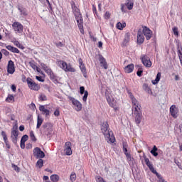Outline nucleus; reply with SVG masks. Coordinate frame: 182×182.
Returning a JSON list of instances; mask_svg holds the SVG:
<instances>
[{
  "instance_id": "obj_1",
  "label": "nucleus",
  "mask_w": 182,
  "mask_h": 182,
  "mask_svg": "<svg viewBox=\"0 0 182 182\" xmlns=\"http://www.w3.org/2000/svg\"><path fill=\"white\" fill-rule=\"evenodd\" d=\"M72 11L75 16V21H77V26L79 28L80 33L84 34L85 30H83V16H82V13H80V9L76 6V3L72 1L70 2Z\"/></svg>"
},
{
  "instance_id": "obj_2",
  "label": "nucleus",
  "mask_w": 182,
  "mask_h": 182,
  "mask_svg": "<svg viewBox=\"0 0 182 182\" xmlns=\"http://www.w3.org/2000/svg\"><path fill=\"white\" fill-rule=\"evenodd\" d=\"M101 130L107 143L112 144L116 141V138H114L113 132H112V130H110V129L109 128V124L107 123V122H105L102 123V124L101 125Z\"/></svg>"
},
{
  "instance_id": "obj_3",
  "label": "nucleus",
  "mask_w": 182,
  "mask_h": 182,
  "mask_svg": "<svg viewBox=\"0 0 182 182\" xmlns=\"http://www.w3.org/2000/svg\"><path fill=\"white\" fill-rule=\"evenodd\" d=\"M58 66H60L61 69L65 70V72H72V73L76 72V69L73 68L70 64H68L66 62L63 60L58 61Z\"/></svg>"
},
{
  "instance_id": "obj_4",
  "label": "nucleus",
  "mask_w": 182,
  "mask_h": 182,
  "mask_svg": "<svg viewBox=\"0 0 182 182\" xmlns=\"http://www.w3.org/2000/svg\"><path fill=\"white\" fill-rule=\"evenodd\" d=\"M26 82L31 90L38 92L41 89V86L38 85L36 82H35V81H33V80H32V78L31 77H28L26 79Z\"/></svg>"
},
{
  "instance_id": "obj_5",
  "label": "nucleus",
  "mask_w": 182,
  "mask_h": 182,
  "mask_svg": "<svg viewBox=\"0 0 182 182\" xmlns=\"http://www.w3.org/2000/svg\"><path fill=\"white\" fill-rule=\"evenodd\" d=\"M42 132L46 136H50L53 132V125L50 123H46L42 126Z\"/></svg>"
},
{
  "instance_id": "obj_6",
  "label": "nucleus",
  "mask_w": 182,
  "mask_h": 182,
  "mask_svg": "<svg viewBox=\"0 0 182 182\" xmlns=\"http://www.w3.org/2000/svg\"><path fill=\"white\" fill-rule=\"evenodd\" d=\"M11 26L16 33H22L23 32V26L18 21L13 23Z\"/></svg>"
},
{
  "instance_id": "obj_7",
  "label": "nucleus",
  "mask_w": 182,
  "mask_h": 182,
  "mask_svg": "<svg viewBox=\"0 0 182 182\" xmlns=\"http://www.w3.org/2000/svg\"><path fill=\"white\" fill-rule=\"evenodd\" d=\"M70 100L72 102L75 110H76V112H80V110H82V103H80V102H79V100L75 99L73 97H69Z\"/></svg>"
},
{
  "instance_id": "obj_8",
  "label": "nucleus",
  "mask_w": 182,
  "mask_h": 182,
  "mask_svg": "<svg viewBox=\"0 0 182 182\" xmlns=\"http://www.w3.org/2000/svg\"><path fill=\"white\" fill-rule=\"evenodd\" d=\"M141 60L146 68H151V60H150V58L146 55L142 54L141 55Z\"/></svg>"
},
{
  "instance_id": "obj_9",
  "label": "nucleus",
  "mask_w": 182,
  "mask_h": 182,
  "mask_svg": "<svg viewBox=\"0 0 182 182\" xmlns=\"http://www.w3.org/2000/svg\"><path fill=\"white\" fill-rule=\"evenodd\" d=\"M33 154L36 159H43L45 153L39 147H36L33 149Z\"/></svg>"
},
{
  "instance_id": "obj_10",
  "label": "nucleus",
  "mask_w": 182,
  "mask_h": 182,
  "mask_svg": "<svg viewBox=\"0 0 182 182\" xmlns=\"http://www.w3.org/2000/svg\"><path fill=\"white\" fill-rule=\"evenodd\" d=\"M169 112L173 119L178 117V108L176 105H171L169 108Z\"/></svg>"
},
{
  "instance_id": "obj_11",
  "label": "nucleus",
  "mask_w": 182,
  "mask_h": 182,
  "mask_svg": "<svg viewBox=\"0 0 182 182\" xmlns=\"http://www.w3.org/2000/svg\"><path fill=\"white\" fill-rule=\"evenodd\" d=\"M106 99H107L108 105H109V106L111 107H113L115 111L119 110V108H117V106L116 105V100L114 99H113V97L107 95Z\"/></svg>"
},
{
  "instance_id": "obj_12",
  "label": "nucleus",
  "mask_w": 182,
  "mask_h": 182,
  "mask_svg": "<svg viewBox=\"0 0 182 182\" xmlns=\"http://www.w3.org/2000/svg\"><path fill=\"white\" fill-rule=\"evenodd\" d=\"M144 36L146 37V41H150L151 39V36L153 35V31L150 30V28L144 26L143 27V31H142Z\"/></svg>"
},
{
  "instance_id": "obj_13",
  "label": "nucleus",
  "mask_w": 182,
  "mask_h": 182,
  "mask_svg": "<svg viewBox=\"0 0 182 182\" xmlns=\"http://www.w3.org/2000/svg\"><path fill=\"white\" fill-rule=\"evenodd\" d=\"M18 128H13L11 130V141L14 144H16L18 141Z\"/></svg>"
},
{
  "instance_id": "obj_14",
  "label": "nucleus",
  "mask_w": 182,
  "mask_h": 182,
  "mask_svg": "<svg viewBox=\"0 0 182 182\" xmlns=\"http://www.w3.org/2000/svg\"><path fill=\"white\" fill-rule=\"evenodd\" d=\"M64 151L66 156H72L73 151H72V143H70V141H67L65 144Z\"/></svg>"
},
{
  "instance_id": "obj_15",
  "label": "nucleus",
  "mask_w": 182,
  "mask_h": 182,
  "mask_svg": "<svg viewBox=\"0 0 182 182\" xmlns=\"http://www.w3.org/2000/svg\"><path fill=\"white\" fill-rule=\"evenodd\" d=\"M7 72L10 75H14V73H15V64L14 63V61H12V60H10L8 62Z\"/></svg>"
},
{
  "instance_id": "obj_16",
  "label": "nucleus",
  "mask_w": 182,
  "mask_h": 182,
  "mask_svg": "<svg viewBox=\"0 0 182 182\" xmlns=\"http://www.w3.org/2000/svg\"><path fill=\"white\" fill-rule=\"evenodd\" d=\"M98 60H99L101 66H102V68H104V69H107V62L106 61V58L105 57H103V55H102V54L98 55Z\"/></svg>"
},
{
  "instance_id": "obj_17",
  "label": "nucleus",
  "mask_w": 182,
  "mask_h": 182,
  "mask_svg": "<svg viewBox=\"0 0 182 182\" xmlns=\"http://www.w3.org/2000/svg\"><path fill=\"white\" fill-rule=\"evenodd\" d=\"M136 42L138 45H141L144 42V36H143L141 29H139L137 32Z\"/></svg>"
},
{
  "instance_id": "obj_18",
  "label": "nucleus",
  "mask_w": 182,
  "mask_h": 182,
  "mask_svg": "<svg viewBox=\"0 0 182 182\" xmlns=\"http://www.w3.org/2000/svg\"><path fill=\"white\" fill-rule=\"evenodd\" d=\"M78 63H79L80 69L84 77H86L87 76L86 67L85 66V64H83V60H82V58L78 59Z\"/></svg>"
},
{
  "instance_id": "obj_19",
  "label": "nucleus",
  "mask_w": 182,
  "mask_h": 182,
  "mask_svg": "<svg viewBox=\"0 0 182 182\" xmlns=\"http://www.w3.org/2000/svg\"><path fill=\"white\" fill-rule=\"evenodd\" d=\"M127 93L129 96V99H131L132 103V106H136L137 105H140V103L139 102V101L137 100V99H136V97H134V95H133V94L132 93V92H130L129 90L127 91Z\"/></svg>"
},
{
  "instance_id": "obj_20",
  "label": "nucleus",
  "mask_w": 182,
  "mask_h": 182,
  "mask_svg": "<svg viewBox=\"0 0 182 182\" xmlns=\"http://www.w3.org/2000/svg\"><path fill=\"white\" fill-rule=\"evenodd\" d=\"M135 116V123L136 124H140L141 123V119L143 117V114L141 112L134 113Z\"/></svg>"
},
{
  "instance_id": "obj_21",
  "label": "nucleus",
  "mask_w": 182,
  "mask_h": 182,
  "mask_svg": "<svg viewBox=\"0 0 182 182\" xmlns=\"http://www.w3.org/2000/svg\"><path fill=\"white\" fill-rule=\"evenodd\" d=\"M132 109L133 113H140L141 112V105L140 104L132 105Z\"/></svg>"
},
{
  "instance_id": "obj_22",
  "label": "nucleus",
  "mask_w": 182,
  "mask_h": 182,
  "mask_svg": "<svg viewBox=\"0 0 182 182\" xmlns=\"http://www.w3.org/2000/svg\"><path fill=\"white\" fill-rule=\"evenodd\" d=\"M134 70V64H129L124 68L125 73H132Z\"/></svg>"
},
{
  "instance_id": "obj_23",
  "label": "nucleus",
  "mask_w": 182,
  "mask_h": 182,
  "mask_svg": "<svg viewBox=\"0 0 182 182\" xmlns=\"http://www.w3.org/2000/svg\"><path fill=\"white\" fill-rule=\"evenodd\" d=\"M40 112H42L43 114H45L46 116H49L50 111L49 109H46L45 105H41L39 107Z\"/></svg>"
},
{
  "instance_id": "obj_24",
  "label": "nucleus",
  "mask_w": 182,
  "mask_h": 182,
  "mask_svg": "<svg viewBox=\"0 0 182 182\" xmlns=\"http://www.w3.org/2000/svg\"><path fill=\"white\" fill-rule=\"evenodd\" d=\"M29 65L33 70H37L38 73H41V70L39 68H38V65H36V63H35L33 60L29 62Z\"/></svg>"
},
{
  "instance_id": "obj_25",
  "label": "nucleus",
  "mask_w": 182,
  "mask_h": 182,
  "mask_svg": "<svg viewBox=\"0 0 182 182\" xmlns=\"http://www.w3.org/2000/svg\"><path fill=\"white\" fill-rule=\"evenodd\" d=\"M125 5L129 11H132L133 6H134V3L133 2V0H127Z\"/></svg>"
},
{
  "instance_id": "obj_26",
  "label": "nucleus",
  "mask_w": 182,
  "mask_h": 182,
  "mask_svg": "<svg viewBox=\"0 0 182 182\" xmlns=\"http://www.w3.org/2000/svg\"><path fill=\"white\" fill-rule=\"evenodd\" d=\"M148 167L150 171H151V173H153L154 174H156L158 178H159V180H161V175L157 173V171H156V169H154V167H153V164L149 165V166Z\"/></svg>"
},
{
  "instance_id": "obj_27",
  "label": "nucleus",
  "mask_w": 182,
  "mask_h": 182,
  "mask_svg": "<svg viewBox=\"0 0 182 182\" xmlns=\"http://www.w3.org/2000/svg\"><path fill=\"white\" fill-rule=\"evenodd\" d=\"M6 49H8L10 52H12L13 53H19V50L12 46H6Z\"/></svg>"
},
{
  "instance_id": "obj_28",
  "label": "nucleus",
  "mask_w": 182,
  "mask_h": 182,
  "mask_svg": "<svg viewBox=\"0 0 182 182\" xmlns=\"http://www.w3.org/2000/svg\"><path fill=\"white\" fill-rule=\"evenodd\" d=\"M160 79H161V73H158L155 80H152V85H157L160 82Z\"/></svg>"
},
{
  "instance_id": "obj_29",
  "label": "nucleus",
  "mask_w": 182,
  "mask_h": 182,
  "mask_svg": "<svg viewBox=\"0 0 182 182\" xmlns=\"http://www.w3.org/2000/svg\"><path fill=\"white\" fill-rule=\"evenodd\" d=\"M142 87H143L144 90L145 92H146V93H149V95H152L153 94V92H151V89H150L149 85L144 83V84H143Z\"/></svg>"
},
{
  "instance_id": "obj_30",
  "label": "nucleus",
  "mask_w": 182,
  "mask_h": 182,
  "mask_svg": "<svg viewBox=\"0 0 182 182\" xmlns=\"http://www.w3.org/2000/svg\"><path fill=\"white\" fill-rule=\"evenodd\" d=\"M128 42H130V33H125L123 43H124V45H127Z\"/></svg>"
},
{
  "instance_id": "obj_31",
  "label": "nucleus",
  "mask_w": 182,
  "mask_h": 182,
  "mask_svg": "<svg viewBox=\"0 0 182 182\" xmlns=\"http://www.w3.org/2000/svg\"><path fill=\"white\" fill-rule=\"evenodd\" d=\"M157 150H158L157 146L154 145L153 149L150 151V153L154 156V157H157L159 156V153H157Z\"/></svg>"
},
{
  "instance_id": "obj_32",
  "label": "nucleus",
  "mask_w": 182,
  "mask_h": 182,
  "mask_svg": "<svg viewBox=\"0 0 182 182\" xmlns=\"http://www.w3.org/2000/svg\"><path fill=\"white\" fill-rule=\"evenodd\" d=\"M1 136L3 137V140H4L6 146L7 144H9V141H8V136H6V133L4 131L1 132Z\"/></svg>"
},
{
  "instance_id": "obj_33",
  "label": "nucleus",
  "mask_w": 182,
  "mask_h": 182,
  "mask_svg": "<svg viewBox=\"0 0 182 182\" xmlns=\"http://www.w3.org/2000/svg\"><path fill=\"white\" fill-rule=\"evenodd\" d=\"M124 28H126V23L118 22L117 23V29H119V31H123Z\"/></svg>"
},
{
  "instance_id": "obj_34",
  "label": "nucleus",
  "mask_w": 182,
  "mask_h": 182,
  "mask_svg": "<svg viewBox=\"0 0 182 182\" xmlns=\"http://www.w3.org/2000/svg\"><path fill=\"white\" fill-rule=\"evenodd\" d=\"M38 100L41 102H46V100H48V97L44 93H41L39 95Z\"/></svg>"
},
{
  "instance_id": "obj_35",
  "label": "nucleus",
  "mask_w": 182,
  "mask_h": 182,
  "mask_svg": "<svg viewBox=\"0 0 182 182\" xmlns=\"http://www.w3.org/2000/svg\"><path fill=\"white\" fill-rule=\"evenodd\" d=\"M42 123H43V119L42 118L39 117V116H38V119H37L36 129H39L41 127V126H42Z\"/></svg>"
},
{
  "instance_id": "obj_36",
  "label": "nucleus",
  "mask_w": 182,
  "mask_h": 182,
  "mask_svg": "<svg viewBox=\"0 0 182 182\" xmlns=\"http://www.w3.org/2000/svg\"><path fill=\"white\" fill-rule=\"evenodd\" d=\"M18 11H20L21 15H22V16H26V15H28V13L26 12V9L18 7Z\"/></svg>"
},
{
  "instance_id": "obj_37",
  "label": "nucleus",
  "mask_w": 182,
  "mask_h": 182,
  "mask_svg": "<svg viewBox=\"0 0 182 182\" xmlns=\"http://www.w3.org/2000/svg\"><path fill=\"white\" fill-rule=\"evenodd\" d=\"M59 178H60V177L58 175H56V174L50 176V180L53 182H58V181H59Z\"/></svg>"
},
{
  "instance_id": "obj_38",
  "label": "nucleus",
  "mask_w": 182,
  "mask_h": 182,
  "mask_svg": "<svg viewBox=\"0 0 182 182\" xmlns=\"http://www.w3.org/2000/svg\"><path fill=\"white\" fill-rule=\"evenodd\" d=\"M36 166L38 167V168H42V167H43V159H39L36 162Z\"/></svg>"
},
{
  "instance_id": "obj_39",
  "label": "nucleus",
  "mask_w": 182,
  "mask_h": 182,
  "mask_svg": "<svg viewBox=\"0 0 182 182\" xmlns=\"http://www.w3.org/2000/svg\"><path fill=\"white\" fill-rule=\"evenodd\" d=\"M14 100H15V98L12 95H9L7 98L6 99V102H9V103H11V102H14Z\"/></svg>"
},
{
  "instance_id": "obj_40",
  "label": "nucleus",
  "mask_w": 182,
  "mask_h": 182,
  "mask_svg": "<svg viewBox=\"0 0 182 182\" xmlns=\"http://www.w3.org/2000/svg\"><path fill=\"white\" fill-rule=\"evenodd\" d=\"M30 137L32 141H36V137L35 136V134L33 133V131L30 132Z\"/></svg>"
},
{
  "instance_id": "obj_41",
  "label": "nucleus",
  "mask_w": 182,
  "mask_h": 182,
  "mask_svg": "<svg viewBox=\"0 0 182 182\" xmlns=\"http://www.w3.org/2000/svg\"><path fill=\"white\" fill-rule=\"evenodd\" d=\"M126 4H121V11H122V12H124V13H125V12H127V9L126 8Z\"/></svg>"
},
{
  "instance_id": "obj_42",
  "label": "nucleus",
  "mask_w": 182,
  "mask_h": 182,
  "mask_svg": "<svg viewBox=\"0 0 182 182\" xmlns=\"http://www.w3.org/2000/svg\"><path fill=\"white\" fill-rule=\"evenodd\" d=\"M172 31H173V35H175V36H178V28L173 27L172 28Z\"/></svg>"
},
{
  "instance_id": "obj_43",
  "label": "nucleus",
  "mask_w": 182,
  "mask_h": 182,
  "mask_svg": "<svg viewBox=\"0 0 182 182\" xmlns=\"http://www.w3.org/2000/svg\"><path fill=\"white\" fill-rule=\"evenodd\" d=\"M144 159L147 167L151 165V162H150V160L148 158H146V156H144Z\"/></svg>"
},
{
  "instance_id": "obj_44",
  "label": "nucleus",
  "mask_w": 182,
  "mask_h": 182,
  "mask_svg": "<svg viewBox=\"0 0 182 182\" xmlns=\"http://www.w3.org/2000/svg\"><path fill=\"white\" fill-rule=\"evenodd\" d=\"M70 180L73 182L75 180H76V173H72L70 176Z\"/></svg>"
},
{
  "instance_id": "obj_45",
  "label": "nucleus",
  "mask_w": 182,
  "mask_h": 182,
  "mask_svg": "<svg viewBox=\"0 0 182 182\" xmlns=\"http://www.w3.org/2000/svg\"><path fill=\"white\" fill-rule=\"evenodd\" d=\"M87 96H89V92L87 91H85V93H84V96L82 97L83 102H87Z\"/></svg>"
},
{
  "instance_id": "obj_46",
  "label": "nucleus",
  "mask_w": 182,
  "mask_h": 182,
  "mask_svg": "<svg viewBox=\"0 0 182 182\" xmlns=\"http://www.w3.org/2000/svg\"><path fill=\"white\" fill-rule=\"evenodd\" d=\"M126 157H127V159L128 160V161H132V160L133 159V158H132V155L130 154V153H127V154H124Z\"/></svg>"
},
{
  "instance_id": "obj_47",
  "label": "nucleus",
  "mask_w": 182,
  "mask_h": 182,
  "mask_svg": "<svg viewBox=\"0 0 182 182\" xmlns=\"http://www.w3.org/2000/svg\"><path fill=\"white\" fill-rule=\"evenodd\" d=\"M126 157H127V159L128 160V161H132V160L133 159V158H132V155L130 154V153H127V154H124Z\"/></svg>"
},
{
  "instance_id": "obj_48",
  "label": "nucleus",
  "mask_w": 182,
  "mask_h": 182,
  "mask_svg": "<svg viewBox=\"0 0 182 182\" xmlns=\"http://www.w3.org/2000/svg\"><path fill=\"white\" fill-rule=\"evenodd\" d=\"M45 72L46 73H47V75H48V76L53 73V71H52V69L49 68V67L45 70Z\"/></svg>"
},
{
  "instance_id": "obj_49",
  "label": "nucleus",
  "mask_w": 182,
  "mask_h": 182,
  "mask_svg": "<svg viewBox=\"0 0 182 182\" xmlns=\"http://www.w3.org/2000/svg\"><path fill=\"white\" fill-rule=\"evenodd\" d=\"M105 19H110V13L109 11L105 12Z\"/></svg>"
},
{
  "instance_id": "obj_50",
  "label": "nucleus",
  "mask_w": 182,
  "mask_h": 182,
  "mask_svg": "<svg viewBox=\"0 0 182 182\" xmlns=\"http://www.w3.org/2000/svg\"><path fill=\"white\" fill-rule=\"evenodd\" d=\"M1 53H3V55H5V56H9V53L6 49H2Z\"/></svg>"
},
{
  "instance_id": "obj_51",
  "label": "nucleus",
  "mask_w": 182,
  "mask_h": 182,
  "mask_svg": "<svg viewBox=\"0 0 182 182\" xmlns=\"http://www.w3.org/2000/svg\"><path fill=\"white\" fill-rule=\"evenodd\" d=\"M60 112H59V109H56L54 112V116L58 117V116H60Z\"/></svg>"
},
{
  "instance_id": "obj_52",
  "label": "nucleus",
  "mask_w": 182,
  "mask_h": 182,
  "mask_svg": "<svg viewBox=\"0 0 182 182\" xmlns=\"http://www.w3.org/2000/svg\"><path fill=\"white\" fill-rule=\"evenodd\" d=\"M85 92H86V91H85V87H83V86L80 87V95L85 94Z\"/></svg>"
},
{
  "instance_id": "obj_53",
  "label": "nucleus",
  "mask_w": 182,
  "mask_h": 182,
  "mask_svg": "<svg viewBox=\"0 0 182 182\" xmlns=\"http://www.w3.org/2000/svg\"><path fill=\"white\" fill-rule=\"evenodd\" d=\"M96 181H97V182H105V181H103V178H102V177H100V176H97V177H96Z\"/></svg>"
},
{
  "instance_id": "obj_54",
  "label": "nucleus",
  "mask_w": 182,
  "mask_h": 182,
  "mask_svg": "<svg viewBox=\"0 0 182 182\" xmlns=\"http://www.w3.org/2000/svg\"><path fill=\"white\" fill-rule=\"evenodd\" d=\"M28 139H29V136L28 135H23L21 137V139L23 140L24 141H28Z\"/></svg>"
},
{
  "instance_id": "obj_55",
  "label": "nucleus",
  "mask_w": 182,
  "mask_h": 182,
  "mask_svg": "<svg viewBox=\"0 0 182 182\" xmlns=\"http://www.w3.org/2000/svg\"><path fill=\"white\" fill-rule=\"evenodd\" d=\"M92 11L94 15H97V10L96 9V6H95V5H92Z\"/></svg>"
},
{
  "instance_id": "obj_56",
  "label": "nucleus",
  "mask_w": 182,
  "mask_h": 182,
  "mask_svg": "<svg viewBox=\"0 0 182 182\" xmlns=\"http://www.w3.org/2000/svg\"><path fill=\"white\" fill-rule=\"evenodd\" d=\"M36 79H37L38 82H45V80H43L41 76H36Z\"/></svg>"
},
{
  "instance_id": "obj_57",
  "label": "nucleus",
  "mask_w": 182,
  "mask_h": 182,
  "mask_svg": "<svg viewBox=\"0 0 182 182\" xmlns=\"http://www.w3.org/2000/svg\"><path fill=\"white\" fill-rule=\"evenodd\" d=\"M41 66L42 69H43V70H45L46 69H47V68H48V67L47 65H46V64L43 63H41Z\"/></svg>"
},
{
  "instance_id": "obj_58",
  "label": "nucleus",
  "mask_w": 182,
  "mask_h": 182,
  "mask_svg": "<svg viewBox=\"0 0 182 182\" xmlns=\"http://www.w3.org/2000/svg\"><path fill=\"white\" fill-rule=\"evenodd\" d=\"M143 73V71L141 70H139L137 72H136V75L137 76H139V77H141V75Z\"/></svg>"
},
{
  "instance_id": "obj_59",
  "label": "nucleus",
  "mask_w": 182,
  "mask_h": 182,
  "mask_svg": "<svg viewBox=\"0 0 182 182\" xmlns=\"http://www.w3.org/2000/svg\"><path fill=\"white\" fill-rule=\"evenodd\" d=\"M48 76H50V79H51V80H53L55 78V74L53 73L50 74Z\"/></svg>"
},
{
  "instance_id": "obj_60",
  "label": "nucleus",
  "mask_w": 182,
  "mask_h": 182,
  "mask_svg": "<svg viewBox=\"0 0 182 182\" xmlns=\"http://www.w3.org/2000/svg\"><path fill=\"white\" fill-rule=\"evenodd\" d=\"M14 44L15 45V46H17V48H18V46L21 45V43H19V41H15L14 42Z\"/></svg>"
},
{
  "instance_id": "obj_61",
  "label": "nucleus",
  "mask_w": 182,
  "mask_h": 182,
  "mask_svg": "<svg viewBox=\"0 0 182 182\" xmlns=\"http://www.w3.org/2000/svg\"><path fill=\"white\" fill-rule=\"evenodd\" d=\"M19 130L20 132H23V130H25V127L23 125H21L19 127Z\"/></svg>"
},
{
  "instance_id": "obj_62",
  "label": "nucleus",
  "mask_w": 182,
  "mask_h": 182,
  "mask_svg": "<svg viewBox=\"0 0 182 182\" xmlns=\"http://www.w3.org/2000/svg\"><path fill=\"white\" fill-rule=\"evenodd\" d=\"M13 167L15 171H19V167H18V166L14 165Z\"/></svg>"
},
{
  "instance_id": "obj_63",
  "label": "nucleus",
  "mask_w": 182,
  "mask_h": 182,
  "mask_svg": "<svg viewBox=\"0 0 182 182\" xmlns=\"http://www.w3.org/2000/svg\"><path fill=\"white\" fill-rule=\"evenodd\" d=\"M26 147V149H32V144H27Z\"/></svg>"
},
{
  "instance_id": "obj_64",
  "label": "nucleus",
  "mask_w": 182,
  "mask_h": 182,
  "mask_svg": "<svg viewBox=\"0 0 182 182\" xmlns=\"http://www.w3.org/2000/svg\"><path fill=\"white\" fill-rule=\"evenodd\" d=\"M178 129L180 130V132L182 133V124H179Z\"/></svg>"
}]
</instances>
